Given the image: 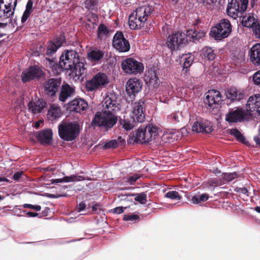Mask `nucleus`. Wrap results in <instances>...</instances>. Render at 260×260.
<instances>
[{
  "instance_id": "nucleus-1",
  "label": "nucleus",
  "mask_w": 260,
  "mask_h": 260,
  "mask_svg": "<svg viewBox=\"0 0 260 260\" xmlns=\"http://www.w3.org/2000/svg\"><path fill=\"white\" fill-rule=\"evenodd\" d=\"M59 66L63 70L72 71L78 76L83 75L85 70L83 63L80 61L78 54L74 50H67L62 53Z\"/></svg>"
},
{
  "instance_id": "nucleus-2",
  "label": "nucleus",
  "mask_w": 260,
  "mask_h": 260,
  "mask_svg": "<svg viewBox=\"0 0 260 260\" xmlns=\"http://www.w3.org/2000/svg\"><path fill=\"white\" fill-rule=\"evenodd\" d=\"M153 10V8L150 6H143L137 8L129 16V27L132 29H138L143 27Z\"/></svg>"
},
{
  "instance_id": "nucleus-3",
  "label": "nucleus",
  "mask_w": 260,
  "mask_h": 260,
  "mask_svg": "<svg viewBox=\"0 0 260 260\" xmlns=\"http://www.w3.org/2000/svg\"><path fill=\"white\" fill-rule=\"evenodd\" d=\"M117 121V118L113 113L103 110L95 113L91 124L92 125L103 126L108 129L112 128Z\"/></svg>"
},
{
  "instance_id": "nucleus-4",
  "label": "nucleus",
  "mask_w": 260,
  "mask_h": 260,
  "mask_svg": "<svg viewBox=\"0 0 260 260\" xmlns=\"http://www.w3.org/2000/svg\"><path fill=\"white\" fill-rule=\"evenodd\" d=\"M60 138L67 141H71L76 139L79 134V125L76 122H67L62 121L58 126Z\"/></svg>"
},
{
  "instance_id": "nucleus-5",
  "label": "nucleus",
  "mask_w": 260,
  "mask_h": 260,
  "mask_svg": "<svg viewBox=\"0 0 260 260\" xmlns=\"http://www.w3.org/2000/svg\"><path fill=\"white\" fill-rule=\"evenodd\" d=\"M232 31V25L228 19H222L212 28L210 31L211 36L215 40H220L227 38Z\"/></svg>"
},
{
  "instance_id": "nucleus-6",
  "label": "nucleus",
  "mask_w": 260,
  "mask_h": 260,
  "mask_svg": "<svg viewBox=\"0 0 260 260\" xmlns=\"http://www.w3.org/2000/svg\"><path fill=\"white\" fill-rule=\"evenodd\" d=\"M249 117V114L245 109L241 107H236L229 109L225 115V120L231 124L247 121Z\"/></svg>"
},
{
  "instance_id": "nucleus-7",
  "label": "nucleus",
  "mask_w": 260,
  "mask_h": 260,
  "mask_svg": "<svg viewBox=\"0 0 260 260\" xmlns=\"http://www.w3.org/2000/svg\"><path fill=\"white\" fill-rule=\"evenodd\" d=\"M109 80L106 74L99 73L85 83V88L88 91H93L103 88L108 84Z\"/></svg>"
},
{
  "instance_id": "nucleus-8",
  "label": "nucleus",
  "mask_w": 260,
  "mask_h": 260,
  "mask_svg": "<svg viewBox=\"0 0 260 260\" xmlns=\"http://www.w3.org/2000/svg\"><path fill=\"white\" fill-rule=\"evenodd\" d=\"M103 110L112 113L119 111L121 109L120 100L118 95L114 92H110L104 99L102 102Z\"/></svg>"
},
{
  "instance_id": "nucleus-9",
  "label": "nucleus",
  "mask_w": 260,
  "mask_h": 260,
  "mask_svg": "<svg viewBox=\"0 0 260 260\" xmlns=\"http://www.w3.org/2000/svg\"><path fill=\"white\" fill-rule=\"evenodd\" d=\"M125 73L131 74H137L141 73L144 69L143 64L136 60L128 58L124 60L121 64Z\"/></svg>"
},
{
  "instance_id": "nucleus-10",
  "label": "nucleus",
  "mask_w": 260,
  "mask_h": 260,
  "mask_svg": "<svg viewBox=\"0 0 260 260\" xmlns=\"http://www.w3.org/2000/svg\"><path fill=\"white\" fill-rule=\"evenodd\" d=\"M242 25L247 27H251L256 38L260 37V25L257 22L256 16L252 13L246 14L242 17Z\"/></svg>"
},
{
  "instance_id": "nucleus-11",
  "label": "nucleus",
  "mask_w": 260,
  "mask_h": 260,
  "mask_svg": "<svg viewBox=\"0 0 260 260\" xmlns=\"http://www.w3.org/2000/svg\"><path fill=\"white\" fill-rule=\"evenodd\" d=\"M185 43V33L178 31L168 37L166 44L171 51H174L177 50L181 45Z\"/></svg>"
},
{
  "instance_id": "nucleus-12",
  "label": "nucleus",
  "mask_w": 260,
  "mask_h": 260,
  "mask_svg": "<svg viewBox=\"0 0 260 260\" xmlns=\"http://www.w3.org/2000/svg\"><path fill=\"white\" fill-rule=\"evenodd\" d=\"M246 111L249 116L260 115V95L256 94L250 96L246 105Z\"/></svg>"
},
{
  "instance_id": "nucleus-13",
  "label": "nucleus",
  "mask_w": 260,
  "mask_h": 260,
  "mask_svg": "<svg viewBox=\"0 0 260 260\" xmlns=\"http://www.w3.org/2000/svg\"><path fill=\"white\" fill-rule=\"evenodd\" d=\"M221 100L220 93L216 90H211L206 93L204 103L207 108L214 109L219 105Z\"/></svg>"
},
{
  "instance_id": "nucleus-14",
  "label": "nucleus",
  "mask_w": 260,
  "mask_h": 260,
  "mask_svg": "<svg viewBox=\"0 0 260 260\" xmlns=\"http://www.w3.org/2000/svg\"><path fill=\"white\" fill-rule=\"evenodd\" d=\"M113 46L117 50L121 52H127L130 49L128 41L124 38L121 32H117L114 35Z\"/></svg>"
},
{
  "instance_id": "nucleus-15",
  "label": "nucleus",
  "mask_w": 260,
  "mask_h": 260,
  "mask_svg": "<svg viewBox=\"0 0 260 260\" xmlns=\"http://www.w3.org/2000/svg\"><path fill=\"white\" fill-rule=\"evenodd\" d=\"M43 71L38 66H32L24 71L21 74L22 81L23 83L32 80L40 78L42 75Z\"/></svg>"
},
{
  "instance_id": "nucleus-16",
  "label": "nucleus",
  "mask_w": 260,
  "mask_h": 260,
  "mask_svg": "<svg viewBox=\"0 0 260 260\" xmlns=\"http://www.w3.org/2000/svg\"><path fill=\"white\" fill-rule=\"evenodd\" d=\"M144 102L139 100L133 104L132 118L138 122H142L145 119V114L144 112Z\"/></svg>"
},
{
  "instance_id": "nucleus-17",
  "label": "nucleus",
  "mask_w": 260,
  "mask_h": 260,
  "mask_svg": "<svg viewBox=\"0 0 260 260\" xmlns=\"http://www.w3.org/2000/svg\"><path fill=\"white\" fill-rule=\"evenodd\" d=\"M226 12L229 16L236 19L238 17H241L244 11L241 10L240 3L237 0H231L228 5Z\"/></svg>"
},
{
  "instance_id": "nucleus-18",
  "label": "nucleus",
  "mask_w": 260,
  "mask_h": 260,
  "mask_svg": "<svg viewBox=\"0 0 260 260\" xmlns=\"http://www.w3.org/2000/svg\"><path fill=\"white\" fill-rule=\"evenodd\" d=\"M60 79L51 78L49 79L45 85V90L48 95H54L60 87Z\"/></svg>"
},
{
  "instance_id": "nucleus-19",
  "label": "nucleus",
  "mask_w": 260,
  "mask_h": 260,
  "mask_svg": "<svg viewBox=\"0 0 260 260\" xmlns=\"http://www.w3.org/2000/svg\"><path fill=\"white\" fill-rule=\"evenodd\" d=\"M88 108L87 103L82 99H76L68 104V108L70 111L80 113Z\"/></svg>"
},
{
  "instance_id": "nucleus-20",
  "label": "nucleus",
  "mask_w": 260,
  "mask_h": 260,
  "mask_svg": "<svg viewBox=\"0 0 260 260\" xmlns=\"http://www.w3.org/2000/svg\"><path fill=\"white\" fill-rule=\"evenodd\" d=\"M142 87V84L139 80L131 78L126 83V91L129 95H134L141 90Z\"/></svg>"
},
{
  "instance_id": "nucleus-21",
  "label": "nucleus",
  "mask_w": 260,
  "mask_h": 260,
  "mask_svg": "<svg viewBox=\"0 0 260 260\" xmlns=\"http://www.w3.org/2000/svg\"><path fill=\"white\" fill-rule=\"evenodd\" d=\"M14 11L0 2V21H11Z\"/></svg>"
},
{
  "instance_id": "nucleus-22",
  "label": "nucleus",
  "mask_w": 260,
  "mask_h": 260,
  "mask_svg": "<svg viewBox=\"0 0 260 260\" xmlns=\"http://www.w3.org/2000/svg\"><path fill=\"white\" fill-rule=\"evenodd\" d=\"M45 106L46 103L40 99L36 101H30L28 104L29 111L35 114L40 113Z\"/></svg>"
},
{
  "instance_id": "nucleus-23",
  "label": "nucleus",
  "mask_w": 260,
  "mask_h": 260,
  "mask_svg": "<svg viewBox=\"0 0 260 260\" xmlns=\"http://www.w3.org/2000/svg\"><path fill=\"white\" fill-rule=\"evenodd\" d=\"M250 61L254 65L260 64V44L252 46L249 52Z\"/></svg>"
},
{
  "instance_id": "nucleus-24",
  "label": "nucleus",
  "mask_w": 260,
  "mask_h": 260,
  "mask_svg": "<svg viewBox=\"0 0 260 260\" xmlns=\"http://www.w3.org/2000/svg\"><path fill=\"white\" fill-rule=\"evenodd\" d=\"M145 142H148L158 135L157 128L152 125H148L143 129Z\"/></svg>"
},
{
  "instance_id": "nucleus-25",
  "label": "nucleus",
  "mask_w": 260,
  "mask_h": 260,
  "mask_svg": "<svg viewBox=\"0 0 260 260\" xmlns=\"http://www.w3.org/2000/svg\"><path fill=\"white\" fill-rule=\"evenodd\" d=\"M39 141L42 144H48L52 140V132L50 129L41 131L38 135Z\"/></svg>"
},
{
  "instance_id": "nucleus-26",
  "label": "nucleus",
  "mask_w": 260,
  "mask_h": 260,
  "mask_svg": "<svg viewBox=\"0 0 260 260\" xmlns=\"http://www.w3.org/2000/svg\"><path fill=\"white\" fill-rule=\"evenodd\" d=\"M74 93V89L70 85L67 84L62 85L59 96V100L64 102L66 100L72 96Z\"/></svg>"
},
{
  "instance_id": "nucleus-27",
  "label": "nucleus",
  "mask_w": 260,
  "mask_h": 260,
  "mask_svg": "<svg viewBox=\"0 0 260 260\" xmlns=\"http://www.w3.org/2000/svg\"><path fill=\"white\" fill-rule=\"evenodd\" d=\"M244 96V92L235 88H230L226 93V97L232 101H240Z\"/></svg>"
},
{
  "instance_id": "nucleus-28",
  "label": "nucleus",
  "mask_w": 260,
  "mask_h": 260,
  "mask_svg": "<svg viewBox=\"0 0 260 260\" xmlns=\"http://www.w3.org/2000/svg\"><path fill=\"white\" fill-rule=\"evenodd\" d=\"M85 177L84 176L79 175H71L70 176H66L61 179H52V183H58L61 182H77L82 180H85Z\"/></svg>"
},
{
  "instance_id": "nucleus-29",
  "label": "nucleus",
  "mask_w": 260,
  "mask_h": 260,
  "mask_svg": "<svg viewBox=\"0 0 260 260\" xmlns=\"http://www.w3.org/2000/svg\"><path fill=\"white\" fill-rule=\"evenodd\" d=\"M61 115V110L59 107L55 105L50 106L47 113V118L51 121L56 120Z\"/></svg>"
},
{
  "instance_id": "nucleus-30",
  "label": "nucleus",
  "mask_w": 260,
  "mask_h": 260,
  "mask_svg": "<svg viewBox=\"0 0 260 260\" xmlns=\"http://www.w3.org/2000/svg\"><path fill=\"white\" fill-rule=\"evenodd\" d=\"M192 130L196 133H210L212 132L213 128L211 126H205L201 122L197 121L193 123Z\"/></svg>"
},
{
  "instance_id": "nucleus-31",
  "label": "nucleus",
  "mask_w": 260,
  "mask_h": 260,
  "mask_svg": "<svg viewBox=\"0 0 260 260\" xmlns=\"http://www.w3.org/2000/svg\"><path fill=\"white\" fill-rule=\"evenodd\" d=\"M103 51L99 49L92 50L87 53V56L92 61H98L101 60L104 56Z\"/></svg>"
},
{
  "instance_id": "nucleus-32",
  "label": "nucleus",
  "mask_w": 260,
  "mask_h": 260,
  "mask_svg": "<svg viewBox=\"0 0 260 260\" xmlns=\"http://www.w3.org/2000/svg\"><path fill=\"white\" fill-rule=\"evenodd\" d=\"M135 121L136 120H134V119L131 120L128 119H120L119 123L122 127L127 131L132 129L134 127Z\"/></svg>"
},
{
  "instance_id": "nucleus-33",
  "label": "nucleus",
  "mask_w": 260,
  "mask_h": 260,
  "mask_svg": "<svg viewBox=\"0 0 260 260\" xmlns=\"http://www.w3.org/2000/svg\"><path fill=\"white\" fill-rule=\"evenodd\" d=\"M32 2L29 0L27 3L26 9L21 18V22L24 23L26 21L32 11Z\"/></svg>"
},
{
  "instance_id": "nucleus-34",
  "label": "nucleus",
  "mask_w": 260,
  "mask_h": 260,
  "mask_svg": "<svg viewBox=\"0 0 260 260\" xmlns=\"http://www.w3.org/2000/svg\"><path fill=\"white\" fill-rule=\"evenodd\" d=\"M167 119L170 122L177 123L182 121L183 116L181 112L177 111L168 115Z\"/></svg>"
},
{
  "instance_id": "nucleus-35",
  "label": "nucleus",
  "mask_w": 260,
  "mask_h": 260,
  "mask_svg": "<svg viewBox=\"0 0 260 260\" xmlns=\"http://www.w3.org/2000/svg\"><path fill=\"white\" fill-rule=\"evenodd\" d=\"M182 59L184 60L183 69H187L192 64L194 56L191 53L183 54L182 56Z\"/></svg>"
},
{
  "instance_id": "nucleus-36",
  "label": "nucleus",
  "mask_w": 260,
  "mask_h": 260,
  "mask_svg": "<svg viewBox=\"0 0 260 260\" xmlns=\"http://www.w3.org/2000/svg\"><path fill=\"white\" fill-rule=\"evenodd\" d=\"M202 55L208 60H212L215 57V54L211 48L206 47L202 50Z\"/></svg>"
},
{
  "instance_id": "nucleus-37",
  "label": "nucleus",
  "mask_w": 260,
  "mask_h": 260,
  "mask_svg": "<svg viewBox=\"0 0 260 260\" xmlns=\"http://www.w3.org/2000/svg\"><path fill=\"white\" fill-rule=\"evenodd\" d=\"M109 33V30L104 24H101L99 25L98 30V37L99 39H103L106 37Z\"/></svg>"
},
{
  "instance_id": "nucleus-38",
  "label": "nucleus",
  "mask_w": 260,
  "mask_h": 260,
  "mask_svg": "<svg viewBox=\"0 0 260 260\" xmlns=\"http://www.w3.org/2000/svg\"><path fill=\"white\" fill-rule=\"evenodd\" d=\"M134 141L136 143H144L145 142L143 129H139L136 132V135L134 136Z\"/></svg>"
},
{
  "instance_id": "nucleus-39",
  "label": "nucleus",
  "mask_w": 260,
  "mask_h": 260,
  "mask_svg": "<svg viewBox=\"0 0 260 260\" xmlns=\"http://www.w3.org/2000/svg\"><path fill=\"white\" fill-rule=\"evenodd\" d=\"M209 198V196L206 193L202 194V195L199 196H194L192 197L191 199V201L193 204H199L201 202L206 201Z\"/></svg>"
},
{
  "instance_id": "nucleus-40",
  "label": "nucleus",
  "mask_w": 260,
  "mask_h": 260,
  "mask_svg": "<svg viewBox=\"0 0 260 260\" xmlns=\"http://www.w3.org/2000/svg\"><path fill=\"white\" fill-rule=\"evenodd\" d=\"M230 134L234 136L240 142L245 143V138L244 136L237 129H231Z\"/></svg>"
},
{
  "instance_id": "nucleus-41",
  "label": "nucleus",
  "mask_w": 260,
  "mask_h": 260,
  "mask_svg": "<svg viewBox=\"0 0 260 260\" xmlns=\"http://www.w3.org/2000/svg\"><path fill=\"white\" fill-rule=\"evenodd\" d=\"M146 80L149 81V83L150 84L154 85L157 83L158 78L154 71H151L148 73V75L146 76Z\"/></svg>"
},
{
  "instance_id": "nucleus-42",
  "label": "nucleus",
  "mask_w": 260,
  "mask_h": 260,
  "mask_svg": "<svg viewBox=\"0 0 260 260\" xmlns=\"http://www.w3.org/2000/svg\"><path fill=\"white\" fill-rule=\"evenodd\" d=\"M135 200L141 204H145L147 203V194L145 192L136 194Z\"/></svg>"
},
{
  "instance_id": "nucleus-43",
  "label": "nucleus",
  "mask_w": 260,
  "mask_h": 260,
  "mask_svg": "<svg viewBox=\"0 0 260 260\" xmlns=\"http://www.w3.org/2000/svg\"><path fill=\"white\" fill-rule=\"evenodd\" d=\"M0 2L8 7L15 11L17 5V0H0Z\"/></svg>"
},
{
  "instance_id": "nucleus-44",
  "label": "nucleus",
  "mask_w": 260,
  "mask_h": 260,
  "mask_svg": "<svg viewBox=\"0 0 260 260\" xmlns=\"http://www.w3.org/2000/svg\"><path fill=\"white\" fill-rule=\"evenodd\" d=\"M165 197L171 200H180L181 199V197L176 191H169L165 194Z\"/></svg>"
},
{
  "instance_id": "nucleus-45",
  "label": "nucleus",
  "mask_w": 260,
  "mask_h": 260,
  "mask_svg": "<svg viewBox=\"0 0 260 260\" xmlns=\"http://www.w3.org/2000/svg\"><path fill=\"white\" fill-rule=\"evenodd\" d=\"M58 48L55 45L53 42H51L49 43L46 53L48 55H51L52 54L55 53Z\"/></svg>"
},
{
  "instance_id": "nucleus-46",
  "label": "nucleus",
  "mask_w": 260,
  "mask_h": 260,
  "mask_svg": "<svg viewBox=\"0 0 260 260\" xmlns=\"http://www.w3.org/2000/svg\"><path fill=\"white\" fill-rule=\"evenodd\" d=\"M195 34L196 30L193 29L187 30L186 34H185L186 42H187L188 40L191 41V39H192L193 41Z\"/></svg>"
},
{
  "instance_id": "nucleus-47",
  "label": "nucleus",
  "mask_w": 260,
  "mask_h": 260,
  "mask_svg": "<svg viewBox=\"0 0 260 260\" xmlns=\"http://www.w3.org/2000/svg\"><path fill=\"white\" fill-rule=\"evenodd\" d=\"M237 177H238L237 174L235 172H234V173H231L224 174L223 178L227 181H231Z\"/></svg>"
},
{
  "instance_id": "nucleus-48",
  "label": "nucleus",
  "mask_w": 260,
  "mask_h": 260,
  "mask_svg": "<svg viewBox=\"0 0 260 260\" xmlns=\"http://www.w3.org/2000/svg\"><path fill=\"white\" fill-rule=\"evenodd\" d=\"M123 218L125 221H138L139 220L140 217L136 214H125L123 215Z\"/></svg>"
},
{
  "instance_id": "nucleus-49",
  "label": "nucleus",
  "mask_w": 260,
  "mask_h": 260,
  "mask_svg": "<svg viewBox=\"0 0 260 260\" xmlns=\"http://www.w3.org/2000/svg\"><path fill=\"white\" fill-rule=\"evenodd\" d=\"M118 146V143L116 140H111L108 142H107L104 145V148L105 149L108 148H115Z\"/></svg>"
},
{
  "instance_id": "nucleus-50",
  "label": "nucleus",
  "mask_w": 260,
  "mask_h": 260,
  "mask_svg": "<svg viewBox=\"0 0 260 260\" xmlns=\"http://www.w3.org/2000/svg\"><path fill=\"white\" fill-rule=\"evenodd\" d=\"M96 4V0H86L84 2L85 7L89 10Z\"/></svg>"
},
{
  "instance_id": "nucleus-51",
  "label": "nucleus",
  "mask_w": 260,
  "mask_h": 260,
  "mask_svg": "<svg viewBox=\"0 0 260 260\" xmlns=\"http://www.w3.org/2000/svg\"><path fill=\"white\" fill-rule=\"evenodd\" d=\"M140 177L138 174H135L132 176H130L127 178V182L132 185Z\"/></svg>"
},
{
  "instance_id": "nucleus-52",
  "label": "nucleus",
  "mask_w": 260,
  "mask_h": 260,
  "mask_svg": "<svg viewBox=\"0 0 260 260\" xmlns=\"http://www.w3.org/2000/svg\"><path fill=\"white\" fill-rule=\"evenodd\" d=\"M23 207L25 208H29L38 211L41 209V207L40 205H33L29 204H24L23 205Z\"/></svg>"
},
{
  "instance_id": "nucleus-53",
  "label": "nucleus",
  "mask_w": 260,
  "mask_h": 260,
  "mask_svg": "<svg viewBox=\"0 0 260 260\" xmlns=\"http://www.w3.org/2000/svg\"><path fill=\"white\" fill-rule=\"evenodd\" d=\"M252 79L255 84L260 85V70L253 75Z\"/></svg>"
},
{
  "instance_id": "nucleus-54",
  "label": "nucleus",
  "mask_w": 260,
  "mask_h": 260,
  "mask_svg": "<svg viewBox=\"0 0 260 260\" xmlns=\"http://www.w3.org/2000/svg\"><path fill=\"white\" fill-rule=\"evenodd\" d=\"M205 33L203 31H197L196 30V34H194V38L193 42L199 41L200 39H202L205 36Z\"/></svg>"
},
{
  "instance_id": "nucleus-55",
  "label": "nucleus",
  "mask_w": 260,
  "mask_h": 260,
  "mask_svg": "<svg viewBox=\"0 0 260 260\" xmlns=\"http://www.w3.org/2000/svg\"><path fill=\"white\" fill-rule=\"evenodd\" d=\"M240 6L241 7V10L242 11H244V12L246 11L247 8V5L248 4V0H240Z\"/></svg>"
},
{
  "instance_id": "nucleus-56",
  "label": "nucleus",
  "mask_w": 260,
  "mask_h": 260,
  "mask_svg": "<svg viewBox=\"0 0 260 260\" xmlns=\"http://www.w3.org/2000/svg\"><path fill=\"white\" fill-rule=\"evenodd\" d=\"M174 135H171L169 134H165L162 136V139L164 141H166V142H168L169 143H171L173 141L172 140L173 139V136Z\"/></svg>"
},
{
  "instance_id": "nucleus-57",
  "label": "nucleus",
  "mask_w": 260,
  "mask_h": 260,
  "mask_svg": "<svg viewBox=\"0 0 260 260\" xmlns=\"http://www.w3.org/2000/svg\"><path fill=\"white\" fill-rule=\"evenodd\" d=\"M235 190L237 192H239L240 193H241L243 194L246 195V197H248L249 196L248 194V191L247 189L245 187L236 188Z\"/></svg>"
},
{
  "instance_id": "nucleus-58",
  "label": "nucleus",
  "mask_w": 260,
  "mask_h": 260,
  "mask_svg": "<svg viewBox=\"0 0 260 260\" xmlns=\"http://www.w3.org/2000/svg\"><path fill=\"white\" fill-rule=\"evenodd\" d=\"M59 48L63 44V40L62 38H57L54 42H53Z\"/></svg>"
},
{
  "instance_id": "nucleus-59",
  "label": "nucleus",
  "mask_w": 260,
  "mask_h": 260,
  "mask_svg": "<svg viewBox=\"0 0 260 260\" xmlns=\"http://www.w3.org/2000/svg\"><path fill=\"white\" fill-rule=\"evenodd\" d=\"M126 209V207H124ZM124 211V208L123 207H117L113 209V212L115 214H121Z\"/></svg>"
},
{
  "instance_id": "nucleus-60",
  "label": "nucleus",
  "mask_w": 260,
  "mask_h": 260,
  "mask_svg": "<svg viewBox=\"0 0 260 260\" xmlns=\"http://www.w3.org/2000/svg\"><path fill=\"white\" fill-rule=\"evenodd\" d=\"M86 208V204L84 202H81L77 206V210L78 212H80L84 210Z\"/></svg>"
},
{
  "instance_id": "nucleus-61",
  "label": "nucleus",
  "mask_w": 260,
  "mask_h": 260,
  "mask_svg": "<svg viewBox=\"0 0 260 260\" xmlns=\"http://www.w3.org/2000/svg\"><path fill=\"white\" fill-rule=\"evenodd\" d=\"M22 174L23 173L22 172H17L14 174L13 178L15 180L18 181L21 178Z\"/></svg>"
},
{
  "instance_id": "nucleus-62",
  "label": "nucleus",
  "mask_w": 260,
  "mask_h": 260,
  "mask_svg": "<svg viewBox=\"0 0 260 260\" xmlns=\"http://www.w3.org/2000/svg\"><path fill=\"white\" fill-rule=\"evenodd\" d=\"M8 21L0 22V38L4 36V33L2 32L1 29L4 28L7 25Z\"/></svg>"
},
{
  "instance_id": "nucleus-63",
  "label": "nucleus",
  "mask_w": 260,
  "mask_h": 260,
  "mask_svg": "<svg viewBox=\"0 0 260 260\" xmlns=\"http://www.w3.org/2000/svg\"><path fill=\"white\" fill-rule=\"evenodd\" d=\"M254 140L256 144L260 145V129L258 134L254 137Z\"/></svg>"
},
{
  "instance_id": "nucleus-64",
  "label": "nucleus",
  "mask_w": 260,
  "mask_h": 260,
  "mask_svg": "<svg viewBox=\"0 0 260 260\" xmlns=\"http://www.w3.org/2000/svg\"><path fill=\"white\" fill-rule=\"evenodd\" d=\"M201 2L203 3L204 5H210L216 2V0H201Z\"/></svg>"
}]
</instances>
